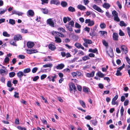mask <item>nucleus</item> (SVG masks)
Masks as SVG:
<instances>
[{
  "label": "nucleus",
  "mask_w": 130,
  "mask_h": 130,
  "mask_svg": "<svg viewBox=\"0 0 130 130\" xmlns=\"http://www.w3.org/2000/svg\"><path fill=\"white\" fill-rule=\"evenodd\" d=\"M47 24H48L50 26L54 27V23L53 21L52 20V19H49L47 20Z\"/></svg>",
  "instance_id": "20e7f679"
},
{
  "label": "nucleus",
  "mask_w": 130,
  "mask_h": 130,
  "mask_svg": "<svg viewBox=\"0 0 130 130\" xmlns=\"http://www.w3.org/2000/svg\"><path fill=\"white\" fill-rule=\"evenodd\" d=\"M30 69L29 68L26 69L24 70L23 72L24 73H27L30 72Z\"/></svg>",
  "instance_id": "2f4dec72"
},
{
  "label": "nucleus",
  "mask_w": 130,
  "mask_h": 130,
  "mask_svg": "<svg viewBox=\"0 0 130 130\" xmlns=\"http://www.w3.org/2000/svg\"><path fill=\"white\" fill-rule=\"evenodd\" d=\"M85 23L86 24L88 23V26H91L94 24V21L93 20H91L90 19H87L85 20Z\"/></svg>",
  "instance_id": "f257e3e1"
},
{
  "label": "nucleus",
  "mask_w": 130,
  "mask_h": 130,
  "mask_svg": "<svg viewBox=\"0 0 130 130\" xmlns=\"http://www.w3.org/2000/svg\"><path fill=\"white\" fill-rule=\"evenodd\" d=\"M125 66V64H123L122 66L117 68V70L120 71V70H122L124 68Z\"/></svg>",
  "instance_id": "a18cd8bd"
},
{
  "label": "nucleus",
  "mask_w": 130,
  "mask_h": 130,
  "mask_svg": "<svg viewBox=\"0 0 130 130\" xmlns=\"http://www.w3.org/2000/svg\"><path fill=\"white\" fill-rule=\"evenodd\" d=\"M119 35L120 36H123L124 35V34L121 29L119 30Z\"/></svg>",
  "instance_id": "bf43d9fd"
},
{
  "label": "nucleus",
  "mask_w": 130,
  "mask_h": 130,
  "mask_svg": "<svg viewBox=\"0 0 130 130\" xmlns=\"http://www.w3.org/2000/svg\"><path fill=\"white\" fill-rule=\"evenodd\" d=\"M83 40L85 42L88 44H90L92 43V41L90 40L87 39L85 38H83Z\"/></svg>",
  "instance_id": "4468645a"
},
{
  "label": "nucleus",
  "mask_w": 130,
  "mask_h": 130,
  "mask_svg": "<svg viewBox=\"0 0 130 130\" xmlns=\"http://www.w3.org/2000/svg\"><path fill=\"white\" fill-rule=\"evenodd\" d=\"M99 32L101 33L102 36H103L104 34L107 35V32L105 31H99Z\"/></svg>",
  "instance_id": "c03bdc74"
},
{
  "label": "nucleus",
  "mask_w": 130,
  "mask_h": 130,
  "mask_svg": "<svg viewBox=\"0 0 130 130\" xmlns=\"http://www.w3.org/2000/svg\"><path fill=\"white\" fill-rule=\"evenodd\" d=\"M89 51L90 52H92L94 53H95L96 52H97L98 50L96 48H95L94 49H92L91 48H90L89 49Z\"/></svg>",
  "instance_id": "b1692460"
},
{
  "label": "nucleus",
  "mask_w": 130,
  "mask_h": 130,
  "mask_svg": "<svg viewBox=\"0 0 130 130\" xmlns=\"http://www.w3.org/2000/svg\"><path fill=\"white\" fill-rule=\"evenodd\" d=\"M114 20L117 22H119L120 21V20L119 18L118 15L114 17Z\"/></svg>",
  "instance_id": "09e8293b"
},
{
  "label": "nucleus",
  "mask_w": 130,
  "mask_h": 130,
  "mask_svg": "<svg viewBox=\"0 0 130 130\" xmlns=\"http://www.w3.org/2000/svg\"><path fill=\"white\" fill-rule=\"evenodd\" d=\"M94 73L95 72L94 71H92L90 73H87V76L88 77H92L94 76Z\"/></svg>",
  "instance_id": "5701e85b"
},
{
  "label": "nucleus",
  "mask_w": 130,
  "mask_h": 130,
  "mask_svg": "<svg viewBox=\"0 0 130 130\" xmlns=\"http://www.w3.org/2000/svg\"><path fill=\"white\" fill-rule=\"evenodd\" d=\"M100 27L102 29L105 28L106 26V25L104 23H101L100 25Z\"/></svg>",
  "instance_id": "c9c22d12"
},
{
  "label": "nucleus",
  "mask_w": 130,
  "mask_h": 130,
  "mask_svg": "<svg viewBox=\"0 0 130 130\" xmlns=\"http://www.w3.org/2000/svg\"><path fill=\"white\" fill-rule=\"evenodd\" d=\"M118 34L114 33L113 34V40L116 41L118 40Z\"/></svg>",
  "instance_id": "ddd939ff"
},
{
  "label": "nucleus",
  "mask_w": 130,
  "mask_h": 130,
  "mask_svg": "<svg viewBox=\"0 0 130 130\" xmlns=\"http://www.w3.org/2000/svg\"><path fill=\"white\" fill-rule=\"evenodd\" d=\"M124 109L123 108V107L122 106L121 107V109L120 110V112L121 116L123 115V112L124 111Z\"/></svg>",
  "instance_id": "ea45409f"
},
{
  "label": "nucleus",
  "mask_w": 130,
  "mask_h": 130,
  "mask_svg": "<svg viewBox=\"0 0 130 130\" xmlns=\"http://www.w3.org/2000/svg\"><path fill=\"white\" fill-rule=\"evenodd\" d=\"M89 59V57L88 56H87L83 57L82 58L83 60L84 61H86L87 59Z\"/></svg>",
  "instance_id": "8fccbe9b"
},
{
  "label": "nucleus",
  "mask_w": 130,
  "mask_h": 130,
  "mask_svg": "<svg viewBox=\"0 0 130 130\" xmlns=\"http://www.w3.org/2000/svg\"><path fill=\"white\" fill-rule=\"evenodd\" d=\"M97 75L98 76L100 77H103L104 75V74L101 73V72H99L97 73Z\"/></svg>",
  "instance_id": "c85d7f7f"
},
{
  "label": "nucleus",
  "mask_w": 130,
  "mask_h": 130,
  "mask_svg": "<svg viewBox=\"0 0 130 130\" xmlns=\"http://www.w3.org/2000/svg\"><path fill=\"white\" fill-rule=\"evenodd\" d=\"M75 27L78 28H80L81 27L80 25L77 22L75 23Z\"/></svg>",
  "instance_id": "de8ad7c7"
},
{
  "label": "nucleus",
  "mask_w": 130,
  "mask_h": 130,
  "mask_svg": "<svg viewBox=\"0 0 130 130\" xmlns=\"http://www.w3.org/2000/svg\"><path fill=\"white\" fill-rule=\"evenodd\" d=\"M120 25L121 26H126V24L123 21H121L120 22Z\"/></svg>",
  "instance_id": "79ce46f5"
},
{
  "label": "nucleus",
  "mask_w": 130,
  "mask_h": 130,
  "mask_svg": "<svg viewBox=\"0 0 130 130\" xmlns=\"http://www.w3.org/2000/svg\"><path fill=\"white\" fill-rule=\"evenodd\" d=\"M42 12L44 14H47L48 13V10L47 9L42 8L41 9Z\"/></svg>",
  "instance_id": "cd10ccee"
},
{
  "label": "nucleus",
  "mask_w": 130,
  "mask_h": 130,
  "mask_svg": "<svg viewBox=\"0 0 130 130\" xmlns=\"http://www.w3.org/2000/svg\"><path fill=\"white\" fill-rule=\"evenodd\" d=\"M28 15L32 17L34 14V13L33 10L31 9L27 11Z\"/></svg>",
  "instance_id": "2eb2a0df"
},
{
  "label": "nucleus",
  "mask_w": 130,
  "mask_h": 130,
  "mask_svg": "<svg viewBox=\"0 0 130 130\" xmlns=\"http://www.w3.org/2000/svg\"><path fill=\"white\" fill-rule=\"evenodd\" d=\"M66 27L67 29L69 31H73L72 27L70 26L69 25H66Z\"/></svg>",
  "instance_id": "c756f323"
},
{
  "label": "nucleus",
  "mask_w": 130,
  "mask_h": 130,
  "mask_svg": "<svg viewBox=\"0 0 130 130\" xmlns=\"http://www.w3.org/2000/svg\"><path fill=\"white\" fill-rule=\"evenodd\" d=\"M50 4L58 5L60 4V3L59 1L57 0H52L50 2Z\"/></svg>",
  "instance_id": "39448f33"
},
{
  "label": "nucleus",
  "mask_w": 130,
  "mask_h": 130,
  "mask_svg": "<svg viewBox=\"0 0 130 130\" xmlns=\"http://www.w3.org/2000/svg\"><path fill=\"white\" fill-rule=\"evenodd\" d=\"M122 52L126 54L127 53V49L125 45H123L120 47Z\"/></svg>",
  "instance_id": "7ed1b4c3"
},
{
  "label": "nucleus",
  "mask_w": 130,
  "mask_h": 130,
  "mask_svg": "<svg viewBox=\"0 0 130 130\" xmlns=\"http://www.w3.org/2000/svg\"><path fill=\"white\" fill-rule=\"evenodd\" d=\"M22 37L21 35H15L14 37V40L15 41H18L19 40H21L22 39Z\"/></svg>",
  "instance_id": "1a4fd4ad"
},
{
  "label": "nucleus",
  "mask_w": 130,
  "mask_h": 130,
  "mask_svg": "<svg viewBox=\"0 0 130 130\" xmlns=\"http://www.w3.org/2000/svg\"><path fill=\"white\" fill-rule=\"evenodd\" d=\"M49 48L52 51L54 50L56 48L55 46L52 44H50L48 46Z\"/></svg>",
  "instance_id": "f8f14e48"
},
{
  "label": "nucleus",
  "mask_w": 130,
  "mask_h": 130,
  "mask_svg": "<svg viewBox=\"0 0 130 130\" xmlns=\"http://www.w3.org/2000/svg\"><path fill=\"white\" fill-rule=\"evenodd\" d=\"M46 76L47 75L46 74H43L41 76V80L45 78Z\"/></svg>",
  "instance_id": "680f3d73"
},
{
  "label": "nucleus",
  "mask_w": 130,
  "mask_h": 130,
  "mask_svg": "<svg viewBox=\"0 0 130 130\" xmlns=\"http://www.w3.org/2000/svg\"><path fill=\"white\" fill-rule=\"evenodd\" d=\"M7 86L8 87H10L12 86L11 82V81H8L7 84Z\"/></svg>",
  "instance_id": "4d7b16f0"
},
{
  "label": "nucleus",
  "mask_w": 130,
  "mask_h": 130,
  "mask_svg": "<svg viewBox=\"0 0 130 130\" xmlns=\"http://www.w3.org/2000/svg\"><path fill=\"white\" fill-rule=\"evenodd\" d=\"M103 7L106 9H108L110 7V6L108 4L104 3L103 5Z\"/></svg>",
  "instance_id": "393cba45"
},
{
  "label": "nucleus",
  "mask_w": 130,
  "mask_h": 130,
  "mask_svg": "<svg viewBox=\"0 0 130 130\" xmlns=\"http://www.w3.org/2000/svg\"><path fill=\"white\" fill-rule=\"evenodd\" d=\"M9 58L8 57H6L5 59L4 62L5 63L8 62L9 61Z\"/></svg>",
  "instance_id": "338daca9"
},
{
  "label": "nucleus",
  "mask_w": 130,
  "mask_h": 130,
  "mask_svg": "<svg viewBox=\"0 0 130 130\" xmlns=\"http://www.w3.org/2000/svg\"><path fill=\"white\" fill-rule=\"evenodd\" d=\"M0 71L1 72V74L2 75H3V73H5L6 74H7V71H6L4 69H1L0 70Z\"/></svg>",
  "instance_id": "473e14b6"
},
{
  "label": "nucleus",
  "mask_w": 130,
  "mask_h": 130,
  "mask_svg": "<svg viewBox=\"0 0 130 130\" xmlns=\"http://www.w3.org/2000/svg\"><path fill=\"white\" fill-rule=\"evenodd\" d=\"M58 30L60 31H62L63 32H65L66 31L62 27L58 28Z\"/></svg>",
  "instance_id": "603ef678"
},
{
  "label": "nucleus",
  "mask_w": 130,
  "mask_h": 130,
  "mask_svg": "<svg viewBox=\"0 0 130 130\" xmlns=\"http://www.w3.org/2000/svg\"><path fill=\"white\" fill-rule=\"evenodd\" d=\"M75 46L78 48H80L81 45L79 43H76L75 44Z\"/></svg>",
  "instance_id": "a19ab883"
},
{
  "label": "nucleus",
  "mask_w": 130,
  "mask_h": 130,
  "mask_svg": "<svg viewBox=\"0 0 130 130\" xmlns=\"http://www.w3.org/2000/svg\"><path fill=\"white\" fill-rule=\"evenodd\" d=\"M55 42L57 43H60L61 42V39L57 37H55Z\"/></svg>",
  "instance_id": "a211bd4d"
},
{
  "label": "nucleus",
  "mask_w": 130,
  "mask_h": 130,
  "mask_svg": "<svg viewBox=\"0 0 130 130\" xmlns=\"http://www.w3.org/2000/svg\"><path fill=\"white\" fill-rule=\"evenodd\" d=\"M79 103L83 108H85L86 107L85 103L83 101L80 100L79 101Z\"/></svg>",
  "instance_id": "a878e982"
},
{
  "label": "nucleus",
  "mask_w": 130,
  "mask_h": 130,
  "mask_svg": "<svg viewBox=\"0 0 130 130\" xmlns=\"http://www.w3.org/2000/svg\"><path fill=\"white\" fill-rule=\"evenodd\" d=\"M38 70V68L37 67H35L33 68L32 70V72L33 73L36 72Z\"/></svg>",
  "instance_id": "e2e57ef3"
},
{
  "label": "nucleus",
  "mask_w": 130,
  "mask_h": 130,
  "mask_svg": "<svg viewBox=\"0 0 130 130\" xmlns=\"http://www.w3.org/2000/svg\"><path fill=\"white\" fill-rule=\"evenodd\" d=\"M92 124L94 126H95L97 124V121L96 120H94L91 121Z\"/></svg>",
  "instance_id": "4c0bfd02"
},
{
  "label": "nucleus",
  "mask_w": 130,
  "mask_h": 130,
  "mask_svg": "<svg viewBox=\"0 0 130 130\" xmlns=\"http://www.w3.org/2000/svg\"><path fill=\"white\" fill-rule=\"evenodd\" d=\"M27 45L28 48H31L34 46V44L33 42L29 41L27 42Z\"/></svg>",
  "instance_id": "9d476101"
},
{
  "label": "nucleus",
  "mask_w": 130,
  "mask_h": 130,
  "mask_svg": "<svg viewBox=\"0 0 130 130\" xmlns=\"http://www.w3.org/2000/svg\"><path fill=\"white\" fill-rule=\"evenodd\" d=\"M19 93L18 92H14V97L15 98H19Z\"/></svg>",
  "instance_id": "3c124183"
},
{
  "label": "nucleus",
  "mask_w": 130,
  "mask_h": 130,
  "mask_svg": "<svg viewBox=\"0 0 130 130\" xmlns=\"http://www.w3.org/2000/svg\"><path fill=\"white\" fill-rule=\"evenodd\" d=\"M102 43L104 45L106 46H108V43L106 42L105 40H103L102 41Z\"/></svg>",
  "instance_id": "864d4df0"
},
{
  "label": "nucleus",
  "mask_w": 130,
  "mask_h": 130,
  "mask_svg": "<svg viewBox=\"0 0 130 130\" xmlns=\"http://www.w3.org/2000/svg\"><path fill=\"white\" fill-rule=\"evenodd\" d=\"M39 78V77L38 76H35L33 79V81H36Z\"/></svg>",
  "instance_id": "69168bd1"
},
{
  "label": "nucleus",
  "mask_w": 130,
  "mask_h": 130,
  "mask_svg": "<svg viewBox=\"0 0 130 130\" xmlns=\"http://www.w3.org/2000/svg\"><path fill=\"white\" fill-rule=\"evenodd\" d=\"M61 5L63 7H66L68 5V4L67 3L64 1H62L61 2Z\"/></svg>",
  "instance_id": "6ab92c4d"
},
{
  "label": "nucleus",
  "mask_w": 130,
  "mask_h": 130,
  "mask_svg": "<svg viewBox=\"0 0 130 130\" xmlns=\"http://www.w3.org/2000/svg\"><path fill=\"white\" fill-rule=\"evenodd\" d=\"M126 1L125 4H127V7H130V0H129L127 2V0H125Z\"/></svg>",
  "instance_id": "13d9d810"
},
{
  "label": "nucleus",
  "mask_w": 130,
  "mask_h": 130,
  "mask_svg": "<svg viewBox=\"0 0 130 130\" xmlns=\"http://www.w3.org/2000/svg\"><path fill=\"white\" fill-rule=\"evenodd\" d=\"M9 23L12 25H14L15 24V22L14 20L10 19L9 20Z\"/></svg>",
  "instance_id": "72a5a7b5"
},
{
  "label": "nucleus",
  "mask_w": 130,
  "mask_h": 130,
  "mask_svg": "<svg viewBox=\"0 0 130 130\" xmlns=\"http://www.w3.org/2000/svg\"><path fill=\"white\" fill-rule=\"evenodd\" d=\"M70 88V91L71 93H73V90H74V92H75V90H76V89L75 86L74 84L73 83H71L69 85Z\"/></svg>",
  "instance_id": "f03ea898"
},
{
  "label": "nucleus",
  "mask_w": 130,
  "mask_h": 130,
  "mask_svg": "<svg viewBox=\"0 0 130 130\" xmlns=\"http://www.w3.org/2000/svg\"><path fill=\"white\" fill-rule=\"evenodd\" d=\"M74 22L72 20L70 21L68 23V25L70 26L71 25V26L73 27H74Z\"/></svg>",
  "instance_id": "7c9ffc66"
},
{
  "label": "nucleus",
  "mask_w": 130,
  "mask_h": 130,
  "mask_svg": "<svg viewBox=\"0 0 130 130\" xmlns=\"http://www.w3.org/2000/svg\"><path fill=\"white\" fill-rule=\"evenodd\" d=\"M15 40H12L10 41V43L13 46H17V45L16 44L15 42Z\"/></svg>",
  "instance_id": "f704fd0d"
},
{
  "label": "nucleus",
  "mask_w": 130,
  "mask_h": 130,
  "mask_svg": "<svg viewBox=\"0 0 130 130\" xmlns=\"http://www.w3.org/2000/svg\"><path fill=\"white\" fill-rule=\"evenodd\" d=\"M116 75L117 76H121L122 75V73L120 72V71L117 70Z\"/></svg>",
  "instance_id": "6e6d98bb"
},
{
  "label": "nucleus",
  "mask_w": 130,
  "mask_h": 130,
  "mask_svg": "<svg viewBox=\"0 0 130 130\" xmlns=\"http://www.w3.org/2000/svg\"><path fill=\"white\" fill-rule=\"evenodd\" d=\"M12 14H15L19 15H22L23 14L22 12L17 11L15 10H13L12 11Z\"/></svg>",
  "instance_id": "9b49d317"
},
{
  "label": "nucleus",
  "mask_w": 130,
  "mask_h": 130,
  "mask_svg": "<svg viewBox=\"0 0 130 130\" xmlns=\"http://www.w3.org/2000/svg\"><path fill=\"white\" fill-rule=\"evenodd\" d=\"M52 64L51 63H48L43 66L44 68L51 67L52 66Z\"/></svg>",
  "instance_id": "bb28decb"
},
{
  "label": "nucleus",
  "mask_w": 130,
  "mask_h": 130,
  "mask_svg": "<svg viewBox=\"0 0 130 130\" xmlns=\"http://www.w3.org/2000/svg\"><path fill=\"white\" fill-rule=\"evenodd\" d=\"M77 8L81 10H84L86 9L85 7L81 5H78Z\"/></svg>",
  "instance_id": "4be33fe9"
},
{
  "label": "nucleus",
  "mask_w": 130,
  "mask_h": 130,
  "mask_svg": "<svg viewBox=\"0 0 130 130\" xmlns=\"http://www.w3.org/2000/svg\"><path fill=\"white\" fill-rule=\"evenodd\" d=\"M83 90L85 92L87 93L88 92V88L86 87H84L83 89Z\"/></svg>",
  "instance_id": "5fc2aeb1"
},
{
  "label": "nucleus",
  "mask_w": 130,
  "mask_h": 130,
  "mask_svg": "<svg viewBox=\"0 0 130 130\" xmlns=\"http://www.w3.org/2000/svg\"><path fill=\"white\" fill-rule=\"evenodd\" d=\"M15 73L13 72H11L9 73V76L10 77H13L15 76Z\"/></svg>",
  "instance_id": "e433bc0d"
},
{
  "label": "nucleus",
  "mask_w": 130,
  "mask_h": 130,
  "mask_svg": "<svg viewBox=\"0 0 130 130\" xmlns=\"http://www.w3.org/2000/svg\"><path fill=\"white\" fill-rule=\"evenodd\" d=\"M27 51V53L29 54H32L36 53L38 52L36 50H26Z\"/></svg>",
  "instance_id": "423d86ee"
},
{
  "label": "nucleus",
  "mask_w": 130,
  "mask_h": 130,
  "mask_svg": "<svg viewBox=\"0 0 130 130\" xmlns=\"http://www.w3.org/2000/svg\"><path fill=\"white\" fill-rule=\"evenodd\" d=\"M51 33L55 37H57L60 36V34H61V33L57 31H53Z\"/></svg>",
  "instance_id": "0eeeda50"
},
{
  "label": "nucleus",
  "mask_w": 130,
  "mask_h": 130,
  "mask_svg": "<svg viewBox=\"0 0 130 130\" xmlns=\"http://www.w3.org/2000/svg\"><path fill=\"white\" fill-rule=\"evenodd\" d=\"M117 4L119 8L121 9L122 8V6L121 4L120 3L119 1L117 2Z\"/></svg>",
  "instance_id": "052dcab7"
},
{
  "label": "nucleus",
  "mask_w": 130,
  "mask_h": 130,
  "mask_svg": "<svg viewBox=\"0 0 130 130\" xmlns=\"http://www.w3.org/2000/svg\"><path fill=\"white\" fill-rule=\"evenodd\" d=\"M42 2L41 4L44 5L45 4H47L48 3V0H41Z\"/></svg>",
  "instance_id": "58836bf2"
},
{
  "label": "nucleus",
  "mask_w": 130,
  "mask_h": 130,
  "mask_svg": "<svg viewBox=\"0 0 130 130\" xmlns=\"http://www.w3.org/2000/svg\"><path fill=\"white\" fill-rule=\"evenodd\" d=\"M68 10L69 11L72 12H74L75 11V8L71 6L69 7L68 8Z\"/></svg>",
  "instance_id": "412c9836"
},
{
  "label": "nucleus",
  "mask_w": 130,
  "mask_h": 130,
  "mask_svg": "<svg viewBox=\"0 0 130 130\" xmlns=\"http://www.w3.org/2000/svg\"><path fill=\"white\" fill-rule=\"evenodd\" d=\"M107 54L111 57H113V50L112 49L110 50L109 52H107Z\"/></svg>",
  "instance_id": "dca6fc26"
},
{
  "label": "nucleus",
  "mask_w": 130,
  "mask_h": 130,
  "mask_svg": "<svg viewBox=\"0 0 130 130\" xmlns=\"http://www.w3.org/2000/svg\"><path fill=\"white\" fill-rule=\"evenodd\" d=\"M112 14L114 16V17L115 16H117L118 15L117 12L115 10L112 11Z\"/></svg>",
  "instance_id": "49530a36"
},
{
  "label": "nucleus",
  "mask_w": 130,
  "mask_h": 130,
  "mask_svg": "<svg viewBox=\"0 0 130 130\" xmlns=\"http://www.w3.org/2000/svg\"><path fill=\"white\" fill-rule=\"evenodd\" d=\"M125 59L128 64L130 65V59L128 58V57L127 56L126 57H125Z\"/></svg>",
  "instance_id": "0e129e2a"
},
{
  "label": "nucleus",
  "mask_w": 130,
  "mask_h": 130,
  "mask_svg": "<svg viewBox=\"0 0 130 130\" xmlns=\"http://www.w3.org/2000/svg\"><path fill=\"white\" fill-rule=\"evenodd\" d=\"M3 35L4 36L8 37H9L10 35L8 34L6 31H4L3 32Z\"/></svg>",
  "instance_id": "37998d69"
},
{
  "label": "nucleus",
  "mask_w": 130,
  "mask_h": 130,
  "mask_svg": "<svg viewBox=\"0 0 130 130\" xmlns=\"http://www.w3.org/2000/svg\"><path fill=\"white\" fill-rule=\"evenodd\" d=\"M64 67V65L63 64H59L56 66V68L58 69H62Z\"/></svg>",
  "instance_id": "f3484780"
},
{
  "label": "nucleus",
  "mask_w": 130,
  "mask_h": 130,
  "mask_svg": "<svg viewBox=\"0 0 130 130\" xmlns=\"http://www.w3.org/2000/svg\"><path fill=\"white\" fill-rule=\"evenodd\" d=\"M92 7L93 9L98 11L99 12H102V10L101 9L96 5H93Z\"/></svg>",
  "instance_id": "6e6552de"
},
{
  "label": "nucleus",
  "mask_w": 130,
  "mask_h": 130,
  "mask_svg": "<svg viewBox=\"0 0 130 130\" xmlns=\"http://www.w3.org/2000/svg\"><path fill=\"white\" fill-rule=\"evenodd\" d=\"M17 75L19 78H21L23 76V73L22 71H19L17 73Z\"/></svg>",
  "instance_id": "aec40b11"
},
{
  "label": "nucleus",
  "mask_w": 130,
  "mask_h": 130,
  "mask_svg": "<svg viewBox=\"0 0 130 130\" xmlns=\"http://www.w3.org/2000/svg\"><path fill=\"white\" fill-rule=\"evenodd\" d=\"M129 103V101L128 100H125L124 102V105L125 106H127L128 104Z\"/></svg>",
  "instance_id": "774afa93"
}]
</instances>
